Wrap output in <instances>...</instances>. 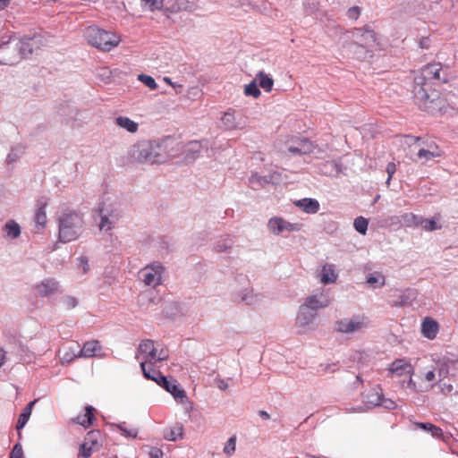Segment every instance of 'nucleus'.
I'll list each match as a JSON object with an SVG mask.
<instances>
[{
	"mask_svg": "<svg viewBox=\"0 0 458 458\" xmlns=\"http://www.w3.org/2000/svg\"><path fill=\"white\" fill-rule=\"evenodd\" d=\"M182 142L172 137L159 140H142L132 144L127 151L129 160L136 164H163L179 156Z\"/></svg>",
	"mask_w": 458,
	"mask_h": 458,
	"instance_id": "1",
	"label": "nucleus"
},
{
	"mask_svg": "<svg viewBox=\"0 0 458 458\" xmlns=\"http://www.w3.org/2000/svg\"><path fill=\"white\" fill-rule=\"evenodd\" d=\"M442 66L440 64H429L424 66L420 73L414 77L413 97L419 105L428 107L440 99L439 90L435 89V81L447 82L446 77H441Z\"/></svg>",
	"mask_w": 458,
	"mask_h": 458,
	"instance_id": "2",
	"label": "nucleus"
},
{
	"mask_svg": "<svg viewBox=\"0 0 458 458\" xmlns=\"http://www.w3.org/2000/svg\"><path fill=\"white\" fill-rule=\"evenodd\" d=\"M349 33L352 42L348 44V50L353 57L360 61L371 59L378 45L377 33L369 26L354 28Z\"/></svg>",
	"mask_w": 458,
	"mask_h": 458,
	"instance_id": "3",
	"label": "nucleus"
},
{
	"mask_svg": "<svg viewBox=\"0 0 458 458\" xmlns=\"http://www.w3.org/2000/svg\"><path fill=\"white\" fill-rule=\"evenodd\" d=\"M221 149H223L222 144H218L216 141L208 140H192L186 144L182 143L179 156L183 155L184 160L187 163H192L201 157L203 153H206L207 157H215Z\"/></svg>",
	"mask_w": 458,
	"mask_h": 458,
	"instance_id": "4",
	"label": "nucleus"
},
{
	"mask_svg": "<svg viewBox=\"0 0 458 458\" xmlns=\"http://www.w3.org/2000/svg\"><path fill=\"white\" fill-rule=\"evenodd\" d=\"M169 357V352L161 344L155 343L152 340L142 341L138 348L136 359L147 366L155 365L158 362L167 360Z\"/></svg>",
	"mask_w": 458,
	"mask_h": 458,
	"instance_id": "5",
	"label": "nucleus"
},
{
	"mask_svg": "<svg viewBox=\"0 0 458 458\" xmlns=\"http://www.w3.org/2000/svg\"><path fill=\"white\" fill-rule=\"evenodd\" d=\"M84 36L88 43L103 51H110L121 41L120 36L104 30L98 26H89L85 30Z\"/></svg>",
	"mask_w": 458,
	"mask_h": 458,
	"instance_id": "6",
	"label": "nucleus"
},
{
	"mask_svg": "<svg viewBox=\"0 0 458 458\" xmlns=\"http://www.w3.org/2000/svg\"><path fill=\"white\" fill-rule=\"evenodd\" d=\"M83 231L82 217L77 213L64 214L59 220V240L70 242L78 239Z\"/></svg>",
	"mask_w": 458,
	"mask_h": 458,
	"instance_id": "7",
	"label": "nucleus"
},
{
	"mask_svg": "<svg viewBox=\"0 0 458 458\" xmlns=\"http://www.w3.org/2000/svg\"><path fill=\"white\" fill-rule=\"evenodd\" d=\"M164 272L165 267L159 262H154L140 270L139 278L146 286L156 288L161 284Z\"/></svg>",
	"mask_w": 458,
	"mask_h": 458,
	"instance_id": "8",
	"label": "nucleus"
},
{
	"mask_svg": "<svg viewBox=\"0 0 458 458\" xmlns=\"http://www.w3.org/2000/svg\"><path fill=\"white\" fill-rule=\"evenodd\" d=\"M448 374L446 365H431L424 368L420 373V379L426 384L427 391L432 389L436 384H441L443 378Z\"/></svg>",
	"mask_w": 458,
	"mask_h": 458,
	"instance_id": "9",
	"label": "nucleus"
},
{
	"mask_svg": "<svg viewBox=\"0 0 458 458\" xmlns=\"http://www.w3.org/2000/svg\"><path fill=\"white\" fill-rule=\"evenodd\" d=\"M369 320L364 315L345 318L335 322V329L341 334H353L360 332L369 326Z\"/></svg>",
	"mask_w": 458,
	"mask_h": 458,
	"instance_id": "10",
	"label": "nucleus"
},
{
	"mask_svg": "<svg viewBox=\"0 0 458 458\" xmlns=\"http://www.w3.org/2000/svg\"><path fill=\"white\" fill-rule=\"evenodd\" d=\"M267 227L269 233L279 236L299 232L301 230L302 225L300 223H291L281 216H273L268 220Z\"/></svg>",
	"mask_w": 458,
	"mask_h": 458,
	"instance_id": "11",
	"label": "nucleus"
},
{
	"mask_svg": "<svg viewBox=\"0 0 458 458\" xmlns=\"http://www.w3.org/2000/svg\"><path fill=\"white\" fill-rule=\"evenodd\" d=\"M100 222L98 227L100 231L109 232L120 218V212L117 208L112 205L103 203L99 208Z\"/></svg>",
	"mask_w": 458,
	"mask_h": 458,
	"instance_id": "12",
	"label": "nucleus"
},
{
	"mask_svg": "<svg viewBox=\"0 0 458 458\" xmlns=\"http://www.w3.org/2000/svg\"><path fill=\"white\" fill-rule=\"evenodd\" d=\"M330 303L331 298L328 293L320 290L306 297L301 305L316 312L317 310L328 307Z\"/></svg>",
	"mask_w": 458,
	"mask_h": 458,
	"instance_id": "13",
	"label": "nucleus"
},
{
	"mask_svg": "<svg viewBox=\"0 0 458 458\" xmlns=\"http://www.w3.org/2000/svg\"><path fill=\"white\" fill-rule=\"evenodd\" d=\"M161 384L159 386L165 389L172 394L174 401L178 403L183 404L187 401L186 392L180 386L178 382L173 377H159Z\"/></svg>",
	"mask_w": 458,
	"mask_h": 458,
	"instance_id": "14",
	"label": "nucleus"
},
{
	"mask_svg": "<svg viewBox=\"0 0 458 458\" xmlns=\"http://www.w3.org/2000/svg\"><path fill=\"white\" fill-rule=\"evenodd\" d=\"M98 431L89 432L79 447L78 458H90L92 453L98 448Z\"/></svg>",
	"mask_w": 458,
	"mask_h": 458,
	"instance_id": "15",
	"label": "nucleus"
},
{
	"mask_svg": "<svg viewBox=\"0 0 458 458\" xmlns=\"http://www.w3.org/2000/svg\"><path fill=\"white\" fill-rule=\"evenodd\" d=\"M315 318V311L301 305L296 318V325L302 330V332H306L314 327Z\"/></svg>",
	"mask_w": 458,
	"mask_h": 458,
	"instance_id": "16",
	"label": "nucleus"
},
{
	"mask_svg": "<svg viewBox=\"0 0 458 458\" xmlns=\"http://www.w3.org/2000/svg\"><path fill=\"white\" fill-rule=\"evenodd\" d=\"M260 299L261 295L256 293L251 286L242 288L234 293V300L248 306L258 304Z\"/></svg>",
	"mask_w": 458,
	"mask_h": 458,
	"instance_id": "17",
	"label": "nucleus"
},
{
	"mask_svg": "<svg viewBox=\"0 0 458 458\" xmlns=\"http://www.w3.org/2000/svg\"><path fill=\"white\" fill-rule=\"evenodd\" d=\"M42 44V38L39 36H33L30 38H22L19 41V51L22 58H27L36 49H38Z\"/></svg>",
	"mask_w": 458,
	"mask_h": 458,
	"instance_id": "18",
	"label": "nucleus"
},
{
	"mask_svg": "<svg viewBox=\"0 0 458 458\" xmlns=\"http://www.w3.org/2000/svg\"><path fill=\"white\" fill-rule=\"evenodd\" d=\"M413 371V366L410 360L406 359H397L394 360L388 368V372L392 377H401L405 374L412 375Z\"/></svg>",
	"mask_w": 458,
	"mask_h": 458,
	"instance_id": "19",
	"label": "nucleus"
},
{
	"mask_svg": "<svg viewBox=\"0 0 458 458\" xmlns=\"http://www.w3.org/2000/svg\"><path fill=\"white\" fill-rule=\"evenodd\" d=\"M440 329L438 322L431 317H426L423 318L420 326L421 335L428 339L434 340Z\"/></svg>",
	"mask_w": 458,
	"mask_h": 458,
	"instance_id": "20",
	"label": "nucleus"
},
{
	"mask_svg": "<svg viewBox=\"0 0 458 458\" xmlns=\"http://www.w3.org/2000/svg\"><path fill=\"white\" fill-rule=\"evenodd\" d=\"M36 294L41 297H47L54 294L58 290V283L51 278H47L36 284L33 286Z\"/></svg>",
	"mask_w": 458,
	"mask_h": 458,
	"instance_id": "21",
	"label": "nucleus"
},
{
	"mask_svg": "<svg viewBox=\"0 0 458 458\" xmlns=\"http://www.w3.org/2000/svg\"><path fill=\"white\" fill-rule=\"evenodd\" d=\"M165 6V13H178L191 11L193 4L189 0H169Z\"/></svg>",
	"mask_w": 458,
	"mask_h": 458,
	"instance_id": "22",
	"label": "nucleus"
},
{
	"mask_svg": "<svg viewBox=\"0 0 458 458\" xmlns=\"http://www.w3.org/2000/svg\"><path fill=\"white\" fill-rule=\"evenodd\" d=\"M318 278L321 284H330L336 282L338 274L336 273L335 267L333 264H325L320 272L318 273Z\"/></svg>",
	"mask_w": 458,
	"mask_h": 458,
	"instance_id": "23",
	"label": "nucleus"
},
{
	"mask_svg": "<svg viewBox=\"0 0 458 458\" xmlns=\"http://www.w3.org/2000/svg\"><path fill=\"white\" fill-rule=\"evenodd\" d=\"M294 205L306 214H316L320 208L319 202L312 198H304L295 200Z\"/></svg>",
	"mask_w": 458,
	"mask_h": 458,
	"instance_id": "24",
	"label": "nucleus"
},
{
	"mask_svg": "<svg viewBox=\"0 0 458 458\" xmlns=\"http://www.w3.org/2000/svg\"><path fill=\"white\" fill-rule=\"evenodd\" d=\"M242 116H222L220 126L225 130L241 129L245 126Z\"/></svg>",
	"mask_w": 458,
	"mask_h": 458,
	"instance_id": "25",
	"label": "nucleus"
},
{
	"mask_svg": "<svg viewBox=\"0 0 458 458\" xmlns=\"http://www.w3.org/2000/svg\"><path fill=\"white\" fill-rule=\"evenodd\" d=\"M313 144L308 140H301L295 145L288 147V151L292 154L306 155L312 151Z\"/></svg>",
	"mask_w": 458,
	"mask_h": 458,
	"instance_id": "26",
	"label": "nucleus"
},
{
	"mask_svg": "<svg viewBox=\"0 0 458 458\" xmlns=\"http://www.w3.org/2000/svg\"><path fill=\"white\" fill-rule=\"evenodd\" d=\"M114 123L131 133H135L140 124L138 122L131 120L129 116H116Z\"/></svg>",
	"mask_w": 458,
	"mask_h": 458,
	"instance_id": "27",
	"label": "nucleus"
},
{
	"mask_svg": "<svg viewBox=\"0 0 458 458\" xmlns=\"http://www.w3.org/2000/svg\"><path fill=\"white\" fill-rule=\"evenodd\" d=\"M164 438L168 441H178L183 438V426L181 423H176L174 426L166 428L164 431Z\"/></svg>",
	"mask_w": 458,
	"mask_h": 458,
	"instance_id": "28",
	"label": "nucleus"
},
{
	"mask_svg": "<svg viewBox=\"0 0 458 458\" xmlns=\"http://www.w3.org/2000/svg\"><path fill=\"white\" fill-rule=\"evenodd\" d=\"M411 140L414 144H416L418 148H423L435 152H444L434 140H423L419 137H411Z\"/></svg>",
	"mask_w": 458,
	"mask_h": 458,
	"instance_id": "29",
	"label": "nucleus"
},
{
	"mask_svg": "<svg viewBox=\"0 0 458 458\" xmlns=\"http://www.w3.org/2000/svg\"><path fill=\"white\" fill-rule=\"evenodd\" d=\"M249 185L251 189L258 191L269 184L267 175H260L258 173H252L249 177Z\"/></svg>",
	"mask_w": 458,
	"mask_h": 458,
	"instance_id": "30",
	"label": "nucleus"
},
{
	"mask_svg": "<svg viewBox=\"0 0 458 458\" xmlns=\"http://www.w3.org/2000/svg\"><path fill=\"white\" fill-rule=\"evenodd\" d=\"M100 345L98 341H90L84 344L82 349L78 352L79 357L90 358L93 357L98 351H99Z\"/></svg>",
	"mask_w": 458,
	"mask_h": 458,
	"instance_id": "31",
	"label": "nucleus"
},
{
	"mask_svg": "<svg viewBox=\"0 0 458 458\" xmlns=\"http://www.w3.org/2000/svg\"><path fill=\"white\" fill-rule=\"evenodd\" d=\"M366 283L370 288H382L386 284V277L379 272H374L367 276Z\"/></svg>",
	"mask_w": 458,
	"mask_h": 458,
	"instance_id": "32",
	"label": "nucleus"
},
{
	"mask_svg": "<svg viewBox=\"0 0 458 458\" xmlns=\"http://www.w3.org/2000/svg\"><path fill=\"white\" fill-rule=\"evenodd\" d=\"M255 81L259 82V87L262 88L266 92H270L272 90L274 86V80L264 72H259L256 75Z\"/></svg>",
	"mask_w": 458,
	"mask_h": 458,
	"instance_id": "33",
	"label": "nucleus"
},
{
	"mask_svg": "<svg viewBox=\"0 0 458 458\" xmlns=\"http://www.w3.org/2000/svg\"><path fill=\"white\" fill-rule=\"evenodd\" d=\"M381 398L382 396L379 390L375 388L368 391L363 396V400L369 407L379 406Z\"/></svg>",
	"mask_w": 458,
	"mask_h": 458,
	"instance_id": "34",
	"label": "nucleus"
},
{
	"mask_svg": "<svg viewBox=\"0 0 458 458\" xmlns=\"http://www.w3.org/2000/svg\"><path fill=\"white\" fill-rule=\"evenodd\" d=\"M93 411L94 408L92 406H87L85 409V414L78 416L76 418V422L85 428L89 427L94 420Z\"/></svg>",
	"mask_w": 458,
	"mask_h": 458,
	"instance_id": "35",
	"label": "nucleus"
},
{
	"mask_svg": "<svg viewBox=\"0 0 458 458\" xmlns=\"http://www.w3.org/2000/svg\"><path fill=\"white\" fill-rule=\"evenodd\" d=\"M35 403H36V401H32V402L29 403L27 404V406L24 408L23 411L19 416L18 422H17V429L18 430H20L25 427L26 423L28 422V420L31 415L32 407L35 404Z\"/></svg>",
	"mask_w": 458,
	"mask_h": 458,
	"instance_id": "36",
	"label": "nucleus"
},
{
	"mask_svg": "<svg viewBox=\"0 0 458 458\" xmlns=\"http://www.w3.org/2000/svg\"><path fill=\"white\" fill-rule=\"evenodd\" d=\"M141 5L149 12L163 11L165 9V0H140Z\"/></svg>",
	"mask_w": 458,
	"mask_h": 458,
	"instance_id": "37",
	"label": "nucleus"
},
{
	"mask_svg": "<svg viewBox=\"0 0 458 458\" xmlns=\"http://www.w3.org/2000/svg\"><path fill=\"white\" fill-rule=\"evenodd\" d=\"M444 156V152H435L423 148H418L417 157L420 160L426 163L434 158L441 157Z\"/></svg>",
	"mask_w": 458,
	"mask_h": 458,
	"instance_id": "38",
	"label": "nucleus"
},
{
	"mask_svg": "<svg viewBox=\"0 0 458 458\" xmlns=\"http://www.w3.org/2000/svg\"><path fill=\"white\" fill-rule=\"evenodd\" d=\"M4 232L10 239H16L21 234V227L15 221H9L4 225Z\"/></svg>",
	"mask_w": 458,
	"mask_h": 458,
	"instance_id": "39",
	"label": "nucleus"
},
{
	"mask_svg": "<svg viewBox=\"0 0 458 458\" xmlns=\"http://www.w3.org/2000/svg\"><path fill=\"white\" fill-rule=\"evenodd\" d=\"M143 375L146 378L151 379L155 381L158 386L161 384L159 377H165V376L161 375V373L157 370H155L151 368H148L143 363L140 366Z\"/></svg>",
	"mask_w": 458,
	"mask_h": 458,
	"instance_id": "40",
	"label": "nucleus"
},
{
	"mask_svg": "<svg viewBox=\"0 0 458 458\" xmlns=\"http://www.w3.org/2000/svg\"><path fill=\"white\" fill-rule=\"evenodd\" d=\"M420 225L428 232L440 230L442 225L438 223L437 218L432 219H425L423 217L420 218Z\"/></svg>",
	"mask_w": 458,
	"mask_h": 458,
	"instance_id": "41",
	"label": "nucleus"
},
{
	"mask_svg": "<svg viewBox=\"0 0 458 458\" xmlns=\"http://www.w3.org/2000/svg\"><path fill=\"white\" fill-rule=\"evenodd\" d=\"M421 216L413 213H405L402 215V220L406 226H418L420 225Z\"/></svg>",
	"mask_w": 458,
	"mask_h": 458,
	"instance_id": "42",
	"label": "nucleus"
},
{
	"mask_svg": "<svg viewBox=\"0 0 458 458\" xmlns=\"http://www.w3.org/2000/svg\"><path fill=\"white\" fill-rule=\"evenodd\" d=\"M268 182L273 184L284 183L287 181V176L279 171H274L267 175Z\"/></svg>",
	"mask_w": 458,
	"mask_h": 458,
	"instance_id": "43",
	"label": "nucleus"
},
{
	"mask_svg": "<svg viewBox=\"0 0 458 458\" xmlns=\"http://www.w3.org/2000/svg\"><path fill=\"white\" fill-rule=\"evenodd\" d=\"M115 427L126 437L135 438L138 435V430L133 428H129L125 422L117 424Z\"/></svg>",
	"mask_w": 458,
	"mask_h": 458,
	"instance_id": "44",
	"label": "nucleus"
},
{
	"mask_svg": "<svg viewBox=\"0 0 458 458\" xmlns=\"http://www.w3.org/2000/svg\"><path fill=\"white\" fill-rule=\"evenodd\" d=\"M244 94L246 96L253 97L254 98H258L260 96L261 92L258 88L257 81L255 80L245 85Z\"/></svg>",
	"mask_w": 458,
	"mask_h": 458,
	"instance_id": "45",
	"label": "nucleus"
},
{
	"mask_svg": "<svg viewBox=\"0 0 458 458\" xmlns=\"http://www.w3.org/2000/svg\"><path fill=\"white\" fill-rule=\"evenodd\" d=\"M368 225V220L363 216H359L355 218L353 223L355 230L361 234H365L367 233Z\"/></svg>",
	"mask_w": 458,
	"mask_h": 458,
	"instance_id": "46",
	"label": "nucleus"
},
{
	"mask_svg": "<svg viewBox=\"0 0 458 458\" xmlns=\"http://www.w3.org/2000/svg\"><path fill=\"white\" fill-rule=\"evenodd\" d=\"M75 358H80L78 355V352H75V350L72 347H69L68 350H65L61 357V362L64 363H70Z\"/></svg>",
	"mask_w": 458,
	"mask_h": 458,
	"instance_id": "47",
	"label": "nucleus"
},
{
	"mask_svg": "<svg viewBox=\"0 0 458 458\" xmlns=\"http://www.w3.org/2000/svg\"><path fill=\"white\" fill-rule=\"evenodd\" d=\"M138 80L146 85L150 89L154 90L157 89V84L153 77L147 74H140Z\"/></svg>",
	"mask_w": 458,
	"mask_h": 458,
	"instance_id": "48",
	"label": "nucleus"
},
{
	"mask_svg": "<svg viewBox=\"0 0 458 458\" xmlns=\"http://www.w3.org/2000/svg\"><path fill=\"white\" fill-rule=\"evenodd\" d=\"M78 269L81 274L85 275L89 271V261L86 256H81L77 259Z\"/></svg>",
	"mask_w": 458,
	"mask_h": 458,
	"instance_id": "49",
	"label": "nucleus"
},
{
	"mask_svg": "<svg viewBox=\"0 0 458 458\" xmlns=\"http://www.w3.org/2000/svg\"><path fill=\"white\" fill-rule=\"evenodd\" d=\"M235 448H236V437H231L228 439V441L226 442L223 451L226 455L232 456L235 452Z\"/></svg>",
	"mask_w": 458,
	"mask_h": 458,
	"instance_id": "50",
	"label": "nucleus"
},
{
	"mask_svg": "<svg viewBox=\"0 0 458 458\" xmlns=\"http://www.w3.org/2000/svg\"><path fill=\"white\" fill-rule=\"evenodd\" d=\"M35 222L38 225L44 227L47 224V214L43 208L37 209L35 213Z\"/></svg>",
	"mask_w": 458,
	"mask_h": 458,
	"instance_id": "51",
	"label": "nucleus"
},
{
	"mask_svg": "<svg viewBox=\"0 0 458 458\" xmlns=\"http://www.w3.org/2000/svg\"><path fill=\"white\" fill-rule=\"evenodd\" d=\"M62 303L66 310H72L78 305V300L73 296L66 295L63 297Z\"/></svg>",
	"mask_w": 458,
	"mask_h": 458,
	"instance_id": "52",
	"label": "nucleus"
},
{
	"mask_svg": "<svg viewBox=\"0 0 458 458\" xmlns=\"http://www.w3.org/2000/svg\"><path fill=\"white\" fill-rule=\"evenodd\" d=\"M10 458H24L23 450L21 444H16L13 446L10 454Z\"/></svg>",
	"mask_w": 458,
	"mask_h": 458,
	"instance_id": "53",
	"label": "nucleus"
},
{
	"mask_svg": "<svg viewBox=\"0 0 458 458\" xmlns=\"http://www.w3.org/2000/svg\"><path fill=\"white\" fill-rule=\"evenodd\" d=\"M360 14V8L359 6H352L347 11L348 18L357 20Z\"/></svg>",
	"mask_w": 458,
	"mask_h": 458,
	"instance_id": "54",
	"label": "nucleus"
},
{
	"mask_svg": "<svg viewBox=\"0 0 458 458\" xmlns=\"http://www.w3.org/2000/svg\"><path fill=\"white\" fill-rule=\"evenodd\" d=\"M379 406H382L387 410H393L396 407V404L394 401H392L390 399L381 398V403H379Z\"/></svg>",
	"mask_w": 458,
	"mask_h": 458,
	"instance_id": "55",
	"label": "nucleus"
},
{
	"mask_svg": "<svg viewBox=\"0 0 458 458\" xmlns=\"http://www.w3.org/2000/svg\"><path fill=\"white\" fill-rule=\"evenodd\" d=\"M148 454L150 458H163L164 453L159 448L152 447Z\"/></svg>",
	"mask_w": 458,
	"mask_h": 458,
	"instance_id": "56",
	"label": "nucleus"
},
{
	"mask_svg": "<svg viewBox=\"0 0 458 458\" xmlns=\"http://www.w3.org/2000/svg\"><path fill=\"white\" fill-rule=\"evenodd\" d=\"M428 432H430L431 435L437 438H440L443 435L442 429L433 424H432V428H430V430H428Z\"/></svg>",
	"mask_w": 458,
	"mask_h": 458,
	"instance_id": "57",
	"label": "nucleus"
},
{
	"mask_svg": "<svg viewBox=\"0 0 458 458\" xmlns=\"http://www.w3.org/2000/svg\"><path fill=\"white\" fill-rule=\"evenodd\" d=\"M20 155L17 151L14 149H12V151L7 155L6 161L11 164L15 162L19 158Z\"/></svg>",
	"mask_w": 458,
	"mask_h": 458,
	"instance_id": "58",
	"label": "nucleus"
},
{
	"mask_svg": "<svg viewBox=\"0 0 458 458\" xmlns=\"http://www.w3.org/2000/svg\"><path fill=\"white\" fill-rule=\"evenodd\" d=\"M386 171L387 173V176L390 178H393L395 171H396V165L393 162H390L387 164Z\"/></svg>",
	"mask_w": 458,
	"mask_h": 458,
	"instance_id": "59",
	"label": "nucleus"
},
{
	"mask_svg": "<svg viewBox=\"0 0 458 458\" xmlns=\"http://www.w3.org/2000/svg\"><path fill=\"white\" fill-rule=\"evenodd\" d=\"M321 367L323 368V370L325 372H328V373H334L338 369L337 364H335V363L325 364V365H321Z\"/></svg>",
	"mask_w": 458,
	"mask_h": 458,
	"instance_id": "60",
	"label": "nucleus"
},
{
	"mask_svg": "<svg viewBox=\"0 0 458 458\" xmlns=\"http://www.w3.org/2000/svg\"><path fill=\"white\" fill-rule=\"evenodd\" d=\"M231 243H226V242H223V243H216V250L218 251V252H224V251H226L228 249L231 248Z\"/></svg>",
	"mask_w": 458,
	"mask_h": 458,
	"instance_id": "61",
	"label": "nucleus"
},
{
	"mask_svg": "<svg viewBox=\"0 0 458 458\" xmlns=\"http://www.w3.org/2000/svg\"><path fill=\"white\" fill-rule=\"evenodd\" d=\"M414 425L417 428H421V429L426 430V431L430 430V428H432V424L431 423L416 422V423H414Z\"/></svg>",
	"mask_w": 458,
	"mask_h": 458,
	"instance_id": "62",
	"label": "nucleus"
},
{
	"mask_svg": "<svg viewBox=\"0 0 458 458\" xmlns=\"http://www.w3.org/2000/svg\"><path fill=\"white\" fill-rule=\"evenodd\" d=\"M216 386L221 390H226L228 388V384L224 379H218L216 381Z\"/></svg>",
	"mask_w": 458,
	"mask_h": 458,
	"instance_id": "63",
	"label": "nucleus"
},
{
	"mask_svg": "<svg viewBox=\"0 0 458 458\" xmlns=\"http://www.w3.org/2000/svg\"><path fill=\"white\" fill-rule=\"evenodd\" d=\"M452 390H453V386L452 385H450V384L446 385L445 383L441 384V391L444 394L450 393Z\"/></svg>",
	"mask_w": 458,
	"mask_h": 458,
	"instance_id": "64",
	"label": "nucleus"
}]
</instances>
